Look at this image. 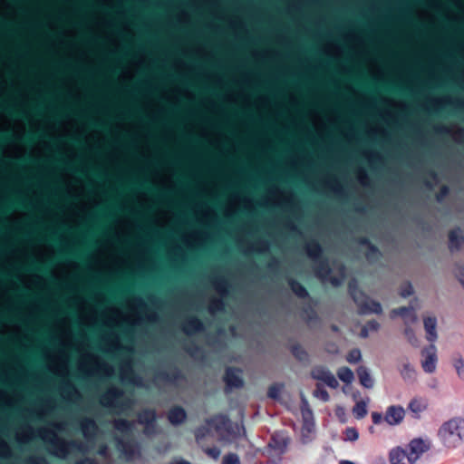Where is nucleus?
Wrapping results in <instances>:
<instances>
[{
  "instance_id": "obj_1",
  "label": "nucleus",
  "mask_w": 464,
  "mask_h": 464,
  "mask_svg": "<svg viewBox=\"0 0 464 464\" xmlns=\"http://www.w3.org/2000/svg\"><path fill=\"white\" fill-rule=\"evenodd\" d=\"M144 308V302L136 298L129 302V311L123 312L116 306H110L102 311V318L107 327L101 336V345L106 352L116 353L124 350L127 353L120 367V376L122 382H130L137 386H142L140 377L137 376L132 370V343L124 345L117 333L118 330L127 327L128 330L142 320L141 311Z\"/></svg>"
},
{
  "instance_id": "obj_2",
  "label": "nucleus",
  "mask_w": 464,
  "mask_h": 464,
  "mask_svg": "<svg viewBox=\"0 0 464 464\" xmlns=\"http://www.w3.org/2000/svg\"><path fill=\"white\" fill-rule=\"evenodd\" d=\"M35 437L41 438L47 444L49 452L59 459H66L74 450L82 453L89 451V448L83 442L65 440L48 427H41L35 430L33 426L25 424L16 431V440L21 443H26Z\"/></svg>"
},
{
  "instance_id": "obj_3",
  "label": "nucleus",
  "mask_w": 464,
  "mask_h": 464,
  "mask_svg": "<svg viewBox=\"0 0 464 464\" xmlns=\"http://www.w3.org/2000/svg\"><path fill=\"white\" fill-rule=\"evenodd\" d=\"M85 343H77L76 349L81 353L78 362L79 371L87 376L110 377L115 373L112 365L106 362L102 358L91 352H83Z\"/></svg>"
},
{
  "instance_id": "obj_4",
  "label": "nucleus",
  "mask_w": 464,
  "mask_h": 464,
  "mask_svg": "<svg viewBox=\"0 0 464 464\" xmlns=\"http://www.w3.org/2000/svg\"><path fill=\"white\" fill-rule=\"evenodd\" d=\"M438 437L449 449L459 446L464 441V418L457 416L444 421L438 430Z\"/></svg>"
},
{
  "instance_id": "obj_5",
  "label": "nucleus",
  "mask_w": 464,
  "mask_h": 464,
  "mask_svg": "<svg viewBox=\"0 0 464 464\" xmlns=\"http://www.w3.org/2000/svg\"><path fill=\"white\" fill-rule=\"evenodd\" d=\"M100 402L115 413L124 412L134 405V400L116 387H111L102 394Z\"/></svg>"
},
{
  "instance_id": "obj_6",
  "label": "nucleus",
  "mask_w": 464,
  "mask_h": 464,
  "mask_svg": "<svg viewBox=\"0 0 464 464\" xmlns=\"http://www.w3.org/2000/svg\"><path fill=\"white\" fill-rule=\"evenodd\" d=\"M349 293L358 307L359 314H381L382 313L381 304L372 299H370L364 293L359 290L355 280H353L349 283Z\"/></svg>"
},
{
  "instance_id": "obj_7",
  "label": "nucleus",
  "mask_w": 464,
  "mask_h": 464,
  "mask_svg": "<svg viewBox=\"0 0 464 464\" xmlns=\"http://www.w3.org/2000/svg\"><path fill=\"white\" fill-rule=\"evenodd\" d=\"M316 275L324 283L338 286L343 281L344 267L340 264H334L333 267H329L327 263L319 262L316 266Z\"/></svg>"
},
{
  "instance_id": "obj_8",
  "label": "nucleus",
  "mask_w": 464,
  "mask_h": 464,
  "mask_svg": "<svg viewBox=\"0 0 464 464\" xmlns=\"http://www.w3.org/2000/svg\"><path fill=\"white\" fill-rule=\"evenodd\" d=\"M48 370L55 375L66 377L69 372L68 355L63 349L45 353Z\"/></svg>"
},
{
  "instance_id": "obj_9",
  "label": "nucleus",
  "mask_w": 464,
  "mask_h": 464,
  "mask_svg": "<svg viewBox=\"0 0 464 464\" xmlns=\"http://www.w3.org/2000/svg\"><path fill=\"white\" fill-rule=\"evenodd\" d=\"M138 422L144 426V433L147 436L157 434L160 430L156 425V412L145 410L139 414Z\"/></svg>"
},
{
  "instance_id": "obj_10",
  "label": "nucleus",
  "mask_w": 464,
  "mask_h": 464,
  "mask_svg": "<svg viewBox=\"0 0 464 464\" xmlns=\"http://www.w3.org/2000/svg\"><path fill=\"white\" fill-rule=\"evenodd\" d=\"M421 355L423 360L421 361V367L427 373H433L436 371L437 366V350L434 344H430L428 347H424L421 350Z\"/></svg>"
},
{
  "instance_id": "obj_11",
  "label": "nucleus",
  "mask_w": 464,
  "mask_h": 464,
  "mask_svg": "<svg viewBox=\"0 0 464 464\" xmlns=\"http://www.w3.org/2000/svg\"><path fill=\"white\" fill-rule=\"evenodd\" d=\"M208 425L212 428L213 433L218 436L219 440H224L229 433L230 422L228 419L224 416H217L208 420Z\"/></svg>"
},
{
  "instance_id": "obj_12",
  "label": "nucleus",
  "mask_w": 464,
  "mask_h": 464,
  "mask_svg": "<svg viewBox=\"0 0 464 464\" xmlns=\"http://www.w3.org/2000/svg\"><path fill=\"white\" fill-rule=\"evenodd\" d=\"M311 376L313 379L325 383L330 388L336 389L339 386L335 376L324 367H314L311 372Z\"/></svg>"
},
{
  "instance_id": "obj_13",
  "label": "nucleus",
  "mask_w": 464,
  "mask_h": 464,
  "mask_svg": "<svg viewBox=\"0 0 464 464\" xmlns=\"http://www.w3.org/2000/svg\"><path fill=\"white\" fill-rule=\"evenodd\" d=\"M406 450L409 457L416 462L424 452L430 450V442L420 438L413 439L409 442Z\"/></svg>"
},
{
  "instance_id": "obj_14",
  "label": "nucleus",
  "mask_w": 464,
  "mask_h": 464,
  "mask_svg": "<svg viewBox=\"0 0 464 464\" xmlns=\"http://www.w3.org/2000/svg\"><path fill=\"white\" fill-rule=\"evenodd\" d=\"M423 326L426 333V339L430 344H434V343L438 339L437 333V324L438 320L435 315L431 314H424L422 317Z\"/></svg>"
},
{
  "instance_id": "obj_15",
  "label": "nucleus",
  "mask_w": 464,
  "mask_h": 464,
  "mask_svg": "<svg viewBox=\"0 0 464 464\" xmlns=\"http://www.w3.org/2000/svg\"><path fill=\"white\" fill-rule=\"evenodd\" d=\"M405 410L400 405H392L387 408L384 420L391 426L399 425L404 419Z\"/></svg>"
},
{
  "instance_id": "obj_16",
  "label": "nucleus",
  "mask_w": 464,
  "mask_h": 464,
  "mask_svg": "<svg viewBox=\"0 0 464 464\" xmlns=\"http://www.w3.org/2000/svg\"><path fill=\"white\" fill-rule=\"evenodd\" d=\"M390 464H414L409 457L408 450L401 447L392 449L389 453Z\"/></svg>"
},
{
  "instance_id": "obj_17",
  "label": "nucleus",
  "mask_w": 464,
  "mask_h": 464,
  "mask_svg": "<svg viewBox=\"0 0 464 464\" xmlns=\"http://www.w3.org/2000/svg\"><path fill=\"white\" fill-rule=\"evenodd\" d=\"M81 429L87 441H93L99 430L96 422L90 418H83L81 420Z\"/></svg>"
},
{
  "instance_id": "obj_18",
  "label": "nucleus",
  "mask_w": 464,
  "mask_h": 464,
  "mask_svg": "<svg viewBox=\"0 0 464 464\" xmlns=\"http://www.w3.org/2000/svg\"><path fill=\"white\" fill-rule=\"evenodd\" d=\"M117 448L124 455L127 459H133L140 455L139 447L132 442H124L116 438Z\"/></svg>"
},
{
  "instance_id": "obj_19",
  "label": "nucleus",
  "mask_w": 464,
  "mask_h": 464,
  "mask_svg": "<svg viewBox=\"0 0 464 464\" xmlns=\"http://www.w3.org/2000/svg\"><path fill=\"white\" fill-rule=\"evenodd\" d=\"M53 409V402L51 399H45L40 401L38 403L32 407V412L39 419H44Z\"/></svg>"
},
{
  "instance_id": "obj_20",
  "label": "nucleus",
  "mask_w": 464,
  "mask_h": 464,
  "mask_svg": "<svg viewBox=\"0 0 464 464\" xmlns=\"http://www.w3.org/2000/svg\"><path fill=\"white\" fill-rule=\"evenodd\" d=\"M428 407L427 401L423 398H413L411 400L408 405L410 412L415 419H420V414L426 411Z\"/></svg>"
},
{
  "instance_id": "obj_21",
  "label": "nucleus",
  "mask_w": 464,
  "mask_h": 464,
  "mask_svg": "<svg viewBox=\"0 0 464 464\" xmlns=\"http://www.w3.org/2000/svg\"><path fill=\"white\" fill-rule=\"evenodd\" d=\"M286 446V438L279 434L273 435L268 443L269 449L278 455L282 454L285 450Z\"/></svg>"
},
{
  "instance_id": "obj_22",
  "label": "nucleus",
  "mask_w": 464,
  "mask_h": 464,
  "mask_svg": "<svg viewBox=\"0 0 464 464\" xmlns=\"http://www.w3.org/2000/svg\"><path fill=\"white\" fill-rule=\"evenodd\" d=\"M356 372L362 386L366 389H372L373 387L374 381L371 375V371L367 367L361 365L357 368Z\"/></svg>"
},
{
  "instance_id": "obj_23",
  "label": "nucleus",
  "mask_w": 464,
  "mask_h": 464,
  "mask_svg": "<svg viewBox=\"0 0 464 464\" xmlns=\"http://www.w3.org/2000/svg\"><path fill=\"white\" fill-rule=\"evenodd\" d=\"M225 382L230 389L239 388L243 385L240 372L236 370L227 369L226 372Z\"/></svg>"
},
{
  "instance_id": "obj_24",
  "label": "nucleus",
  "mask_w": 464,
  "mask_h": 464,
  "mask_svg": "<svg viewBox=\"0 0 464 464\" xmlns=\"http://www.w3.org/2000/svg\"><path fill=\"white\" fill-rule=\"evenodd\" d=\"M186 418V411L180 407L171 409L168 414L169 421L174 426L183 423Z\"/></svg>"
},
{
  "instance_id": "obj_25",
  "label": "nucleus",
  "mask_w": 464,
  "mask_h": 464,
  "mask_svg": "<svg viewBox=\"0 0 464 464\" xmlns=\"http://www.w3.org/2000/svg\"><path fill=\"white\" fill-rule=\"evenodd\" d=\"M464 243V235L461 230L456 229L450 234L449 246L451 251H457Z\"/></svg>"
},
{
  "instance_id": "obj_26",
  "label": "nucleus",
  "mask_w": 464,
  "mask_h": 464,
  "mask_svg": "<svg viewBox=\"0 0 464 464\" xmlns=\"http://www.w3.org/2000/svg\"><path fill=\"white\" fill-rule=\"evenodd\" d=\"M401 378L405 382H412L416 379V371L414 367L408 362L405 361L400 369Z\"/></svg>"
},
{
  "instance_id": "obj_27",
  "label": "nucleus",
  "mask_w": 464,
  "mask_h": 464,
  "mask_svg": "<svg viewBox=\"0 0 464 464\" xmlns=\"http://www.w3.org/2000/svg\"><path fill=\"white\" fill-rule=\"evenodd\" d=\"M203 328L202 323L195 317L188 319L183 324V331L187 334H192L201 331Z\"/></svg>"
},
{
  "instance_id": "obj_28",
  "label": "nucleus",
  "mask_w": 464,
  "mask_h": 464,
  "mask_svg": "<svg viewBox=\"0 0 464 464\" xmlns=\"http://www.w3.org/2000/svg\"><path fill=\"white\" fill-rule=\"evenodd\" d=\"M62 395L67 400H73L74 397L78 396V391L75 386L70 382H66L62 388Z\"/></svg>"
},
{
  "instance_id": "obj_29",
  "label": "nucleus",
  "mask_w": 464,
  "mask_h": 464,
  "mask_svg": "<svg viewBox=\"0 0 464 464\" xmlns=\"http://www.w3.org/2000/svg\"><path fill=\"white\" fill-rule=\"evenodd\" d=\"M337 376L342 382L348 384L352 383L354 379L353 371L348 367H341L337 371Z\"/></svg>"
},
{
  "instance_id": "obj_30",
  "label": "nucleus",
  "mask_w": 464,
  "mask_h": 464,
  "mask_svg": "<svg viewBox=\"0 0 464 464\" xmlns=\"http://www.w3.org/2000/svg\"><path fill=\"white\" fill-rule=\"evenodd\" d=\"M134 421H128L126 420L120 419L113 420L114 428L122 433L129 432L134 427Z\"/></svg>"
},
{
  "instance_id": "obj_31",
  "label": "nucleus",
  "mask_w": 464,
  "mask_h": 464,
  "mask_svg": "<svg viewBox=\"0 0 464 464\" xmlns=\"http://www.w3.org/2000/svg\"><path fill=\"white\" fill-rule=\"evenodd\" d=\"M213 430L212 428H209L208 425V420L206 421V424L200 428H198L195 432V437L198 442L201 441L203 439L207 438L208 436H213Z\"/></svg>"
},
{
  "instance_id": "obj_32",
  "label": "nucleus",
  "mask_w": 464,
  "mask_h": 464,
  "mask_svg": "<svg viewBox=\"0 0 464 464\" xmlns=\"http://www.w3.org/2000/svg\"><path fill=\"white\" fill-rule=\"evenodd\" d=\"M321 247L318 243L314 241L308 242L306 244V252L309 257L315 259L321 254Z\"/></svg>"
},
{
  "instance_id": "obj_33",
  "label": "nucleus",
  "mask_w": 464,
  "mask_h": 464,
  "mask_svg": "<svg viewBox=\"0 0 464 464\" xmlns=\"http://www.w3.org/2000/svg\"><path fill=\"white\" fill-rule=\"evenodd\" d=\"M404 335L410 344H411L414 347L419 346V343H420L419 339L416 336L414 330L411 326L405 327Z\"/></svg>"
},
{
  "instance_id": "obj_34",
  "label": "nucleus",
  "mask_w": 464,
  "mask_h": 464,
  "mask_svg": "<svg viewBox=\"0 0 464 464\" xmlns=\"http://www.w3.org/2000/svg\"><path fill=\"white\" fill-rule=\"evenodd\" d=\"M60 342L63 347L72 346V333L70 329H65L60 335Z\"/></svg>"
},
{
  "instance_id": "obj_35",
  "label": "nucleus",
  "mask_w": 464,
  "mask_h": 464,
  "mask_svg": "<svg viewBox=\"0 0 464 464\" xmlns=\"http://www.w3.org/2000/svg\"><path fill=\"white\" fill-rule=\"evenodd\" d=\"M447 132H449L453 140L458 143H464V129L462 128H449L447 129Z\"/></svg>"
},
{
  "instance_id": "obj_36",
  "label": "nucleus",
  "mask_w": 464,
  "mask_h": 464,
  "mask_svg": "<svg viewBox=\"0 0 464 464\" xmlns=\"http://www.w3.org/2000/svg\"><path fill=\"white\" fill-rule=\"evenodd\" d=\"M453 367L459 378L464 379V359L462 356L458 355L453 359Z\"/></svg>"
},
{
  "instance_id": "obj_37",
  "label": "nucleus",
  "mask_w": 464,
  "mask_h": 464,
  "mask_svg": "<svg viewBox=\"0 0 464 464\" xmlns=\"http://www.w3.org/2000/svg\"><path fill=\"white\" fill-rule=\"evenodd\" d=\"M313 395L323 401H328L330 399L327 391L320 383L316 384L315 390L313 392Z\"/></svg>"
},
{
  "instance_id": "obj_38",
  "label": "nucleus",
  "mask_w": 464,
  "mask_h": 464,
  "mask_svg": "<svg viewBox=\"0 0 464 464\" xmlns=\"http://www.w3.org/2000/svg\"><path fill=\"white\" fill-rule=\"evenodd\" d=\"M353 413L357 419H362L367 414V406L363 401L357 402L353 409Z\"/></svg>"
},
{
  "instance_id": "obj_39",
  "label": "nucleus",
  "mask_w": 464,
  "mask_h": 464,
  "mask_svg": "<svg viewBox=\"0 0 464 464\" xmlns=\"http://www.w3.org/2000/svg\"><path fill=\"white\" fill-rule=\"evenodd\" d=\"M301 411L304 419L305 420H309L313 417V411L309 407L307 400L302 396L301 399Z\"/></svg>"
},
{
  "instance_id": "obj_40",
  "label": "nucleus",
  "mask_w": 464,
  "mask_h": 464,
  "mask_svg": "<svg viewBox=\"0 0 464 464\" xmlns=\"http://www.w3.org/2000/svg\"><path fill=\"white\" fill-rule=\"evenodd\" d=\"M12 450L5 440L0 436V457L4 459L10 458Z\"/></svg>"
},
{
  "instance_id": "obj_41",
  "label": "nucleus",
  "mask_w": 464,
  "mask_h": 464,
  "mask_svg": "<svg viewBox=\"0 0 464 464\" xmlns=\"http://www.w3.org/2000/svg\"><path fill=\"white\" fill-rule=\"evenodd\" d=\"M362 359V353L359 349L351 350L346 355V360L350 363H356Z\"/></svg>"
},
{
  "instance_id": "obj_42",
  "label": "nucleus",
  "mask_w": 464,
  "mask_h": 464,
  "mask_svg": "<svg viewBox=\"0 0 464 464\" xmlns=\"http://www.w3.org/2000/svg\"><path fill=\"white\" fill-rule=\"evenodd\" d=\"M403 321L406 326H410L411 324H415L418 321V317L415 313V308L412 304H411L410 313L403 318Z\"/></svg>"
},
{
  "instance_id": "obj_43",
  "label": "nucleus",
  "mask_w": 464,
  "mask_h": 464,
  "mask_svg": "<svg viewBox=\"0 0 464 464\" xmlns=\"http://www.w3.org/2000/svg\"><path fill=\"white\" fill-rule=\"evenodd\" d=\"M290 286H291V289L293 290V292L300 296V297H304L305 295H307V292L305 290V288L301 285L299 283L295 282V281H291L290 282Z\"/></svg>"
},
{
  "instance_id": "obj_44",
  "label": "nucleus",
  "mask_w": 464,
  "mask_h": 464,
  "mask_svg": "<svg viewBox=\"0 0 464 464\" xmlns=\"http://www.w3.org/2000/svg\"><path fill=\"white\" fill-rule=\"evenodd\" d=\"M413 294V286L411 283L405 282L400 287V295L401 297H408Z\"/></svg>"
},
{
  "instance_id": "obj_45",
  "label": "nucleus",
  "mask_w": 464,
  "mask_h": 464,
  "mask_svg": "<svg viewBox=\"0 0 464 464\" xmlns=\"http://www.w3.org/2000/svg\"><path fill=\"white\" fill-rule=\"evenodd\" d=\"M282 388L283 386L280 384L271 386L268 390V396L274 400H278L280 398Z\"/></svg>"
},
{
  "instance_id": "obj_46",
  "label": "nucleus",
  "mask_w": 464,
  "mask_h": 464,
  "mask_svg": "<svg viewBox=\"0 0 464 464\" xmlns=\"http://www.w3.org/2000/svg\"><path fill=\"white\" fill-rule=\"evenodd\" d=\"M410 310H411V305L408 306V307H400V308H396V309H393L391 311V317L392 318H394L396 316H401L402 318H404L409 313H410Z\"/></svg>"
},
{
  "instance_id": "obj_47",
  "label": "nucleus",
  "mask_w": 464,
  "mask_h": 464,
  "mask_svg": "<svg viewBox=\"0 0 464 464\" xmlns=\"http://www.w3.org/2000/svg\"><path fill=\"white\" fill-rule=\"evenodd\" d=\"M433 102H434L435 106L440 108V107L450 104L451 102V97L449 95H443V96L436 97L433 100Z\"/></svg>"
},
{
  "instance_id": "obj_48",
  "label": "nucleus",
  "mask_w": 464,
  "mask_h": 464,
  "mask_svg": "<svg viewBox=\"0 0 464 464\" xmlns=\"http://www.w3.org/2000/svg\"><path fill=\"white\" fill-rule=\"evenodd\" d=\"M222 464H240V460L237 454L229 453L224 456Z\"/></svg>"
},
{
  "instance_id": "obj_49",
  "label": "nucleus",
  "mask_w": 464,
  "mask_h": 464,
  "mask_svg": "<svg viewBox=\"0 0 464 464\" xmlns=\"http://www.w3.org/2000/svg\"><path fill=\"white\" fill-rule=\"evenodd\" d=\"M224 304L220 299H215L210 303L209 311L211 314H215L223 309Z\"/></svg>"
},
{
  "instance_id": "obj_50",
  "label": "nucleus",
  "mask_w": 464,
  "mask_h": 464,
  "mask_svg": "<svg viewBox=\"0 0 464 464\" xmlns=\"http://www.w3.org/2000/svg\"><path fill=\"white\" fill-rule=\"evenodd\" d=\"M345 440H351V441H354L358 439V431L355 428H347L345 430Z\"/></svg>"
},
{
  "instance_id": "obj_51",
  "label": "nucleus",
  "mask_w": 464,
  "mask_h": 464,
  "mask_svg": "<svg viewBox=\"0 0 464 464\" xmlns=\"http://www.w3.org/2000/svg\"><path fill=\"white\" fill-rule=\"evenodd\" d=\"M0 401H3L8 406H11L14 403V399L6 391L0 390Z\"/></svg>"
},
{
  "instance_id": "obj_52",
  "label": "nucleus",
  "mask_w": 464,
  "mask_h": 464,
  "mask_svg": "<svg viewBox=\"0 0 464 464\" xmlns=\"http://www.w3.org/2000/svg\"><path fill=\"white\" fill-rule=\"evenodd\" d=\"M84 321L87 325L92 326L97 323V314L95 311H92L89 314L84 316Z\"/></svg>"
},
{
  "instance_id": "obj_53",
  "label": "nucleus",
  "mask_w": 464,
  "mask_h": 464,
  "mask_svg": "<svg viewBox=\"0 0 464 464\" xmlns=\"http://www.w3.org/2000/svg\"><path fill=\"white\" fill-rule=\"evenodd\" d=\"M293 353L300 361H304V360L307 359L306 353L303 349H301L299 347H295L293 349Z\"/></svg>"
},
{
  "instance_id": "obj_54",
  "label": "nucleus",
  "mask_w": 464,
  "mask_h": 464,
  "mask_svg": "<svg viewBox=\"0 0 464 464\" xmlns=\"http://www.w3.org/2000/svg\"><path fill=\"white\" fill-rule=\"evenodd\" d=\"M205 452L212 459H218L220 456V450L214 447V448H210V449H206L205 450Z\"/></svg>"
},
{
  "instance_id": "obj_55",
  "label": "nucleus",
  "mask_w": 464,
  "mask_h": 464,
  "mask_svg": "<svg viewBox=\"0 0 464 464\" xmlns=\"http://www.w3.org/2000/svg\"><path fill=\"white\" fill-rule=\"evenodd\" d=\"M27 464H47V461L43 457L32 456L28 459Z\"/></svg>"
},
{
  "instance_id": "obj_56",
  "label": "nucleus",
  "mask_w": 464,
  "mask_h": 464,
  "mask_svg": "<svg viewBox=\"0 0 464 464\" xmlns=\"http://www.w3.org/2000/svg\"><path fill=\"white\" fill-rule=\"evenodd\" d=\"M215 289L218 293L220 295H225L227 293V287L226 282H216L215 283Z\"/></svg>"
},
{
  "instance_id": "obj_57",
  "label": "nucleus",
  "mask_w": 464,
  "mask_h": 464,
  "mask_svg": "<svg viewBox=\"0 0 464 464\" xmlns=\"http://www.w3.org/2000/svg\"><path fill=\"white\" fill-rule=\"evenodd\" d=\"M455 275L461 285L464 287V267L459 266L456 269Z\"/></svg>"
},
{
  "instance_id": "obj_58",
  "label": "nucleus",
  "mask_w": 464,
  "mask_h": 464,
  "mask_svg": "<svg viewBox=\"0 0 464 464\" xmlns=\"http://www.w3.org/2000/svg\"><path fill=\"white\" fill-rule=\"evenodd\" d=\"M372 419L374 424H380L382 420H384V416H382L380 412L374 411L372 412Z\"/></svg>"
},
{
  "instance_id": "obj_59",
  "label": "nucleus",
  "mask_w": 464,
  "mask_h": 464,
  "mask_svg": "<svg viewBox=\"0 0 464 464\" xmlns=\"http://www.w3.org/2000/svg\"><path fill=\"white\" fill-rule=\"evenodd\" d=\"M366 327L369 329V331H378L380 328V324H378V322L372 320L368 322Z\"/></svg>"
},
{
  "instance_id": "obj_60",
  "label": "nucleus",
  "mask_w": 464,
  "mask_h": 464,
  "mask_svg": "<svg viewBox=\"0 0 464 464\" xmlns=\"http://www.w3.org/2000/svg\"><path fill=\"white\" fill-rule=\"evenodd\" d=\"M52 426L53 429L57 430H65V423L63 421H54L52 423Z\"/></svg>"
},
{
  "instance_id": "obj_61",
  "label": "nucleus",
  "mask_w": 464,
  "mask_h": 464,
  "mask_svg": "<svg viewBox=\"0 0 464 464\" xmlns=\"http://www.w3.org/2000/svg\"><path fill=\"white\" fill-rule=\"evenodd\" d=\"M101 456L104 457V458H108L109 457V449L106 445H103L101 447V449L99 450V452H98Z\"/></svg>"
},
{
  "instance_id": "obj_62",
  "label": "nucleus",
  "mask_w": 464,
  "mask_h": 464,
  "mask_svg": "<svg viewBox=\"0 0 464 464\" xmlns=\"http://www.w3.org/2000/svg\"><path fill=\"white\" fill-rule=\"evenodd\" d=\"M75 464H98V462L92 459L85 458L77 461Z\"/></svg>"
},
{
  "instance_id": "obj_63",
  "label": "nucleus",
  "mask_w": 464,
  "mask_h": 464,
  "mask_svg": "<svg viewBox=\"0 0 464 464\" xmlns=\"http://www.w3.org/2000/svg\"><path fill=\"white\" fill-rule=\"evenodd\" d=\"M449 189L447 187H442L440 194L437 196L438 201L442 200V198L448 194Z\"/></svg>"
},
{
  "instance_id": "obj_64",
  "label": "nucleus",
  "mask_w": 464,
  "mask_h": 464,
  "mask_svg": "<svg viewBox=\"0 0 464 464\" xmlns=\"http://www.w3.org/2000/svg\"><path fill=\"white\" fill-rule=\"evenodd\" d=\"M359 179H360V182L362 184V185H365L366 184V180H367V174L365 173L364 170H361L360 173H359Z\"/></svg>"
}]
</instances>
